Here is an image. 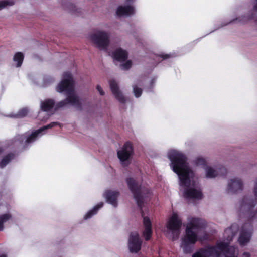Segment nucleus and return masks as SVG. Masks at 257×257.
Instances as JSON below:
<instances>
[{
  "label": "nucleus",
  "instance_id": "obj_12",
  "mask_svg": "<svg viewBox=\"0 0 257 257\" xmlns=\"http://www.w3.org/2000/svg\"><path fill=\"white\" fill-rule=\"evenodd\" d=\"M205 175L208 178H215L225 172V169L221 166L212 167L207 166L204 167Z\"/></svg>",
  "mask_w": 257,
  "mask_h": 257
},
{
  "label": "nucleus",
  "instance_id": "obj_11",
  "mask_svg": "<svg viewBox=\"0 0 257 257\" xmlns=\"http://www.w3.org/2000/svg\"><path fill=\"white\" fill-rule=\"evenodd\" d=\"M142 241L137 232L132 233L128 238V248L131 252H137L141 248Z\"/></svg>",
  "mask_w": 257,
  "mask_h": 257
},
{
  "label": "nucleus",
  "instance_id": "obj_19",
  "mask_svg": "<svg viewBox=\"0 0 257 257\" xmlns=\"http://www.w3.org/2000/svg\"><path fill=\"white\" fill-rule=\"evenodd\" d=\"M143 223L145 227L143 232L144 236L146 240L150 239L152 235L151 223L148 217H144Z\"/></svg>",
  "mask_w": 257,
  "mask_h": 257
},
{
  "label": "nucleus",
  "instance_id": "obj_7",
  "mask_svg": "<svg viewBox=\"0 0 257 257\" xmlns=\"http://www.w3.org/2000/svg\"><path fill=\"white\" fill-rule=\"evenodd\" d=\"M181 226V221L176 213H173L169 219L166 227L169 233H171V237L174 240L178 238L180 234V229Z\"/></svg>",
  "mask_w": 257,
  "mask_h": 257
},
{
  "label": "nucleus",
  "instance_id": "obj_18",
  "mask_svg": "<svg viewBox=\"0 0 257 257\" xmlns=\"http://www.w3.org/2000/svg\"><path fill=\"white\" fill-rule=\"evenodd\" d=\"M257 200L256 199H252L249 197L243 198L241 203V209L249 210L256 204Z\"/></svg>",
  "mask_w": 257,
  "mask_h": 257
},
{
  "label": "nucleus",
  "instance_id": "obj_6",
  "mask_svg": "<svg viewBox=\"0 0 257 257\" xmlns=\"http://www.w3.org/2000/svg\"><path fill=\"white\" fill-rule=\"evenodd\" d=\"M126 183L139 206L141 205L144 199L149 198L151 196L152 192L148 188L138 185L136 180L133 178H127Z\"/></svg>",
  "mask_w": 257,
  "mask_h": 257
},
{
  "label": "nucleus",
  "instance_id": "obj_25",
  "mask_svg": "<svg viewBox=\"0 0 257 257\" xmlns=\"http://www.w3.org/2000/svg\"><path fill=\"white\" fill-rule=\"evenodd\" d=\"M14 4V2L13 1H0V10L6 8L8 6H11Z\"/></svg>",
  "mask_w": 257,
  "mask_h": 257
},
{
  "label": "nucleus",
  "instance_id": "obj_15",
  "mask_svg": "<svg viewBox=\"0 0 257 257\" xmlns=\"http://www.w3.org/2000/svg\"><path fill=\"white\" fill-rule=\"evenodd\" d=\"M110 88L115 98L121 103H124L125 97L119 90L117 82L114 80H111L109 82Z\"/></svg>",
  "mask_w": 257,
  "mask_h": 257
},
{
  "label": "nucleus",
  "instance_id": "obj_26",
  "mask_svg": "<svg viewBox=\"0 0 257 257\" xmlns=\"http://www.w3.org/2000/svg\"><path fill=\"white\" fill-rule=\"evenodd\" d=\"M193 162L197 166L199 165H204L206 163V161L205 159H204L202 157H196L194 160Z\"/></svg>",
  "mask_w": 257,
  "mask_h": 257
},
{
  "label": "nucleus",
  "instance_id": "obj_4",
  "mask_svg": "<svg viewBox=\"0 0 257 257\" xmlns=\"http://www.w3.org/2000/svg\"><path fill=\"white\" fill-rule=\"evenodd\" d=\"M56 91L59 93L65 92L67 97L55 105V110L63 107L67 103L72 105H79V99L74 93L72 78L70 73H64L62 81L56 87Z\"/></svg>",
  "mask_w": 257,
  "mask_h": 257
},
{
  "label": "nucleus",
  "instance_id": "obj_32",
  "mask_svg": "<svg viewBox=\"0 0 257 257\" xmlns=\"http://www.w3.org/2000/svg\"><path fill=\"white\" fill-rule=\"evenodd\" d=\"M17 137V140H20V141H23L24 137L23 135L18 136Z\"/></svg>",
  "mask_w": 257,
  "mask_h": 257
},
{
  "label": "nucleus",
  "instance_id": "obj_14",
  "mask_svg": "<svg viewBox=\"0 0 257 257\" xmlns=\"http://www.w3.org/2000/svg\"><path fill=\"white\" fill-rule=\"evenodd\" d=\"M119 195V192L110 189L106 190L103 193V197L105 198L106 202L114 207L117 206V200Z\"/></svg>",
  "mask_w": 257,
  "mask_h": 257
},
{
  "label": "nucleus",
  "instance_id": "obj_8",
  "mask_svg": "<svg viewBox=\"0 0 257 257\" xmlns=\"http://www.w3.org/2000/svg\"><path fill=\"white\" fill-rule=\"evenodd\" d=\"M133 153L132 145L130 142L125 143L121 149L117 151L118 157L123 166H126L130 164Z\"/></svg>",
  "mask_w": 257,
  "mask_h": 257
},
{
  "label": "nucleus",
  "instance_id": "obj_13",
  "mask_svg": "<svg viewBox=\"0 0 257 257\" xmlns=\"http://www.w3.org/2000/svg\"><path fill=\"white\" fill-rule=\"evenodd\" d=\"M243 188V183L240 179L234 178L231 179L228 182L227 191L228 193H236L241 190Z\"/></svg>",
  "mask_w": 257,
  "mask_h": 257
},
{
  "label": "nucleus",
  "instance_id": "obj_17",
  "mask_svg": "<svg viewBox=\"0 0 257 257\" xmlns=\"http://www.w3.org/2000/svg\"><path fill=\"white\" fill-rule=\"evenodd\" d=\"M134 13L135 9L131 6H121L116 10V14L119 16H129Z\"/></svg>",
  "mask_w": 257,
  "mask_h": 257
},
{
  "label": "nucleus",
  "instance_id": "obj_24",
  "mask_svg": "<svg viewBox=\"0 0 257 257\" xmlns=\"http://www.w3.org/2000/svg\"><path fill=\"white\" fill-rule=\"evenodd\" d=\"M13 158V154H9L7 156H6L5 158H4L0 163V167L1 168L4 167Z\"/></svg>",
  "mask_w": 257,
  "mask_h": 257
},
{
  "label": "nucleus",
  "instance_id": "obj_9",
  "mask_svg": "<svg viewBox=\"0 0 257 257\" xmlns=\"http://www.w3.org/2000/svg\"><path fill=\"white\" fill-rule=\"evenodd\" d=\"M127 52L121 48L116 49L113 53L112 56L117 61L122 62L120 65V68L124 70H128L132 66V62L130 60H126L127 58Z\"/></svg>",
  "mask_w": 257,
  "mask_h": 257
},
{
  "label": "nucleus",
  "instance_id": "obj_27",
  "mask_svg": "<svg viewBox=\"0 0 257 257\" xmlns=\"http://www.w3.org/2000/svg\"><path fill=\"white\" fill-rule=\"evenodd\" d=\"M133 92L135 97H139L141 96L142 92V89L138 88L136 86H133Z\"/></svg>",
  "mask_w": 257,
  "mask_h": 257
},
{
  "label": "nucleus",
  "instance_id": "obj_3",
  "mask_svg": "<svg viewBox=\"0 0 257 257\" xmlns=\"http://www.w3.org/2000/svg\"><path fill=\"white\" fill-rule=\"evenodd\" d=\"M205 221L198 218H190L188 220L185 235L182 238L181 246L186 252L190 251V245H193L198 239L202 241L207 238V235L201 237L202 228L205 226Z\"/></svg>",
  "mask_w": 257,
  "mask_h": 257
},
{
  "label": "nucleus",
  "instance_id": "obj_1",
  "mask_svg": "<svg viewBox=\"0 0 257 257\" xmlns=\"http://www.w3.org/2000/svg\"><path fill=\"white\" fill-rule=\"evenodd\" d=\"M168 156L171 161V167L178 176L184 196L188 199H201L202 192L195 180V174L189 166L186 156L178 150L172 149L168 152Z\"/></svg>",
  "mask_w": 257,
  "mask_h": 257
},
{
  "label": "nucleus",
  "instance_id": "obj_10",
  "mask_svg": "<svg viewBox=\"0 0 257 257\" xmlns=\"http://www.w3.org/2000/svg\"><path fill=\"white\" fill-rule=\"evenodd\" d=\"M252 232V227L250 224H245L241 227L240 235L238 238L241 246L247 245L250 241Z\"/></svg>",
  "mask_w": 257,
  "mask_h": 257
},
{
  "label": "nucleus",
  "instance_id": "obj_20",
  "mask_svg": "<svg viewBox=\"0 0 257 257\" xmlns=\"http://www.w3.org/2000/svg\"><path fill=\"white\" fill-rule=\"evenodd\" d=\"M41 109L43 111H50L55 108V103L53 100L48 99L41 103Z\"/></svg>",
  "mask_w": 257,
  "mask_h": 257
},
{
  "label": "nucleus",
  "instance_id": "obj_28",
  "mask_svg": "<svg viewBox=\"0 0 257 257\" xmlns=\"http://www.w3.org/2000/svg\"><path fill=\"white\" fill-rule=\"evenodd\" d=\"M28 112V110L27 108H23L21 109L17 114L16 115L15 117H23L25 116Z\"/></svg>",
  "mask_w": 257,
  "mask_h": 257
},
{
  "label": "nucleus",
  "instance_id": "obj_2",
  "mask_svg": "<svg viewBox=\"0 0 257 257\" xmlns=\"http://www.w3.org/2000/svg\"><path fill=\"white\" fill-rule=\"evenodd\" d=\"M238 230V225L232 224L224 231L223 241L218 242L215 246H208L199 249L192 257H238L237 247L228 246Z\"/></svg>",
  "mask_w": 257,
  "mask_h": 257
},
{
  "label": "nucleus",
  "instance_id": "obj_35",
  "mask_svg": "<svg viewBox=\"0 0 257 257\" xmlns=\"http://www.w3.org/2000/svg\"><path fill=\"white\" fill-rule=\"evenodd\" d=\"M0 257H6V256L5 255H0Z\"/></svg>",
  "mask_w": 257,
  "mask_h": 257
},
{
  "label": "nucleus",
  "instance_id": "obj_23",
  "mask_svg": "<svg viewBox=\"0 0 257 257\" xmlns=\"http://www.w3.org/2000/svg\"><path fill=\"white\" fill-rule=\"evenodd\" d=\"M12 216L10 214H5L0 216V231L4 229L3 224L11 218Z\"/></svg>",
  "mask_w": 257,
  "mask_h": 257
},
{
  "label": "nucleus",
  "instance_id": "obj_16",
  "mask_svg": "<svg viewBox=\"0 0 257 257\" xmlns=\"http://www.w3.org/2000/svg\"><path fill=\"white\" fill-rule=\"evenodd\" d=\"M57 125H59V124L58 122H53L47 125H46L43 127H41V128L38 129V130L32 133L30 136L27 137V138L26 139V142L27 143H30L33 142L34 141H35V140L36 139V138L37 137L42 135V134H41V133L43 131H45V130H46L47 128L53 127L54 126H56Z\"/></svg>",
  "mask_w": 257,
  "mask_h": 257
},
{
  "label": "nucleus",
  "instance_id": "obj_33",
  "mask_svg": "<svg viewBox=\"0 0 257 257\" xmlns=\"http://www.w3.org/2000/svg\"><path fill=\"white\" fill-rule=\"evenodd\" d=\"M162 58H163L164 59H167V58H169V57H170V56H169V55L166 54V55H162Z\"/></svg>",
  "mask_w": 257,
  "mask_h": 257
},
{
  "label": "nucleus",
  "instance_id": "obj_31",
  "mask_svg": "<svg viewBox=\"0 0 257 257\" xmlns=\"http://www.w3.org/2000/svg\"><path fill=\"white\" fill-rule=\"evenodd\" d=\"M250 253L248 252H244L241 255V257H250Z\"/></svg>",
  "mask_w": 257,
  "mask_h": 257
},
{
  "label": "nucleus",
  "instance_id": "obj_21",
  "mask_svg": "<svg viewBox=\"0 0 257 257\" xmlns=\"http://www.w3.org/2000/svg\"><path fill=\"white\" fill-rule=\"evenodd\" d=\"M103 206V203L101 202L97 204L96 206L94 207V208L91 210L88 211L86 214L84 216V218L85 219H87L91 217L93 215L96 214L97 211L101 208Z\"/></svg>",
  "mask_w": 257,
  "mask_h": 257
},
{
  "label": "nucleus",
  "instance_id": "obj_30",
  "mask_svg": "<svg viewBox=\"0 0 257 257\" xmlns=\"http://www.w3.org/2000/svg\"><path fill=\"white\" fill-rule=\"evenodd\" d=\"M253 192L254 195L257 196V178L254 184V188H253Z\"/></svg>",
  "mask_w": 257,
  "mask_h": 257
},
{
  "label": "nucleus",
  "instance_id": "obj_34",
  "mask_svg": "<svg viewBox=\"0 0 257 257\" xmlns=\"http://www.w3.org/2000/svg\"><path fill=\"white\" fill-rule=\"evenodd\" d=\"M253 9L255 11H257V0H256L255 3L254 5Z\"/></svg>",
  "mask_w": 257,
  "mask_h": 257
},
{
  "label": "nucleus",
  "instance_id": "obj_36",
  "mask_svg": "<svg viewBox=\"0 0 257 257\" xmlns=\"http://www.w3.org/2000/svg\"><path fill=\"white\" fill-rule=\"evenodd\" d=\"M2 152V150H1V149H0V152Z\"/></svg>",
  "mask_w": 257,
  "mask_h": 257
},
{
  "label": "nucleus",
  "instance_id": "obj_5",
  "mask_svg": "<svg viewBox=\"0 0 257 257\" xmlns=\"http://www.w3.org/2000/svg\"><path fill=\"white\" fill-rule=\"evenodd\" d=\"M88 40L95 47L104 50L106 49L110 44V34L106 30L96 29L88 35Z\"/></svg>",
  "mask_w": 257,
  "mask_h": 257
},
{
  "label": "nucleus",
  "instance_id": "obj_29",
  "mask_svg": "<svg viewBox=\"0 0 257 257\" xmlns=\"http://www.w3.org/2000/svg\"><path fill=\"white\" fill-rule=\"evenodd\" d=\"M96 89L101 95L103 96L105 94L104 91H103V90L102 89V88L99 85H97Z\"/></svg>",
  "mask_w": 257,
  "mask_h": 257
},
{
  "label": "nucleus",
  "instance_id": "obj_22",
  "mask_svg": "<svg viewBox=\"0 0 257 257\" xmlns=\"http://www.w3.org/2000/svg\"><path fill=\"white\" fill-rule=\"evenodd\" d=\"M24 59V55L21 52H18L14 56L13 60L17 62V66L20 67L22 64Z\"/></svg>",
  "mask_w": 257,
  "mask_h": 257
}]
</instances>
